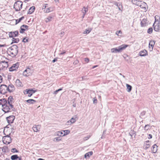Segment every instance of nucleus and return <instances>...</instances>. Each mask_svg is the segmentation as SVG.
I'll return each mask as SVG.
<instances>
[{
  "label": "nucleus",
  "mask_w": 160,
  "mask_h": 160,
  "mask_svg": "<svg viewBox=\"0 0 160 160\" xmlns=\"http://www.w3.org/2000/svg\"><path fill=\"white\" fill-rule=\"evenodd\" d=\"M7 103L5 105H4L2 110L5 113H8L11 111H14L15 108L12 104H8Z\"/></svg>",
  "instance_id": "nucleus-1"
},
{
  "label": "nucleus",
  "mask_w": 160,
  "mask_h": 160,
  "mask_svg": "<svg viewBox=\"0 0 160 160\" xmlns=\"http://www.w3.org/2000/svg\"><path fill=\"white\" fill-rule=\"evenodd\" d=\"M8 51L10 52L13 57H15L18 52V47L17 45H14L8 49Z\"/></svg>",
  "instance_id": "nucleus-2"
},
{
  "label": "nucleus",
  "mask_w": 160,
  "mask_h": 160,
  "mask_svg": "<svg viewBox=\"0 0 160 160\" xmlns=\"http://www.w3.org/2000/svg\"><path fill=\"white\" fill-rule=\"evenodd\" d=\"M127 45L122 44L117 48H113L111 49V52L112 53L120 52L122 50L125 49L128 46Z\"/></svg>",
  "instance_id": "nucleus-3"
},
{
  "label": "nucleus",
  "mask_w": 160,
  "mask_h": 160,
  "mask_svg": "<svg viewBox=\"0 0 160 160\" xmlns=\"http://www.w3.org/2000/svg\"><path fill=\"white\" fill-rule=\"evenodd\" d=\"M22 1H18L15 2L14 5V8L16 11H20L22 8Z\"/></svg>",
  "instance_id": "nucleus-4"
},
{
  "label": "nucleus",
  "mask_w": 160,
  "mask_h": 160,
  "mask_svg": "<svg viewBox=\"0 0 160 160\" xmlns=\"http://www.w3.org/2000/svg\"><path fill=\"white\" fill-rule=\"evenodd\" d=\"M10 134L11 133H10L8 135L3 137L2 141L4 144H8L11 143L12 139L10 137Z\"/></svg>",
  "instance_id": "nucleus-5"
},
{
  "label": "nucleus",
  "mask_w": 160,
  "mask_h": 160,
  "mask_svg": "<svg viewBox=\"0 0 160 160\" xmlns=\"http://www.w3.org/2000/svg\"><path fill=\"white\" fill-rule=\"evenodd\" d=\"M8 86L5 84H2L0 86V93L4 94L8 91Z\"/></svg>",
  "instance_id": "nucleus-6"
},
{
  "label": "nucleus",
  "mask_w": 160,
  "mask_h": 160,
  "mask_svg": "<svg viewBox=\"0 0 160 160\" xmlns=\"http://www.w3.org/2000/svg\"><path fill=\"white\" fill-rule=\"evenodd\" d=\"M31 70L29 68H27L24 71L23 73V75L25 77H28L32 74Z\"/></svg>",
  "instance_id": "nucleus-7"
},
{
  "label": "nucleus",
  "mask_w": 160,
  "mask_h": 160,
  "mask_svg": "<svg viewBox=\"0 0 160 160\" xmlns=\"http://www.w3.org/2000/svg\"><path fill=\"white\" fill-rule=\"evenodd\" d=\"M18 67L19 63L18 62L14 64L9 68V71L10 72H12L16 70Z\"/></svg>",
  "instance_id": "nucleus-8"
},
{
  "label": "nucleus",
  "mask_w": 160,
  "mask_h": 160,
  "mask_svg": "<svg viewBox=\"0 0 160 160\" xmlns=\"http://www.w3.org/2000/svg\"><path fill=\"white\" fill-rule=\"evenodd\" d=\"M9 37L10 38H14L18 36V31H16L14 32H8Z\"/></svg>",
  "instance_id": "nucleus-9"
},
{
  "label": "nucleus",
  "mask_w": 160,
  "mask_h": 160,
  "mask_svg": "<svg viewBox=\"0 0 160 160\" xmlns=\"http://www.w3.org/2000/svg\"><path fill=\"white\" fill-rule=\"evenodd\" d=\"M15 119V116L13 115H11L6 118V119L8 123H12L13 122Z\"/></svg>",
  "instance_id": "nucleus-10"
},
{
  "label": "nucleus",
  "mask_w": 160,
  "mask_h": 160,
  "mask_svg": "<svg viewBox=\"0 0 160 160\" xmlns=\"http://www.w3.org/2000/svg\"><path fill=\"white\" fill-rule=\"evenodd\" d=\"M154 30L156 32H158L160 30L159 23V22L157 23L156 24L154 23L153 25Z\"/></svg>",
  "instance_id": "nucleus-11"
},
{
  "label": "nucleus",
  "mask_w": 160,
  "mask_h": 160,
  "mask_svg": "<svg viewBox=\"0 0 160 160\" xmlns=\"http://www.w3.org/2000/svg\"><path fill=\"white\" fill-rule=\"evenodd\" d=\"M76 118H77L76 116H74V117L72 118L69 121L67 122V124L68 125L75 122L76 121L75 119Z\"/></svg>",
  "instance_id": "nucleus-12"
},
{
  "label": "nucleus",
  "mask_w": 160,
  "mask_h": 160,
  "mask_svg": "<svg viewBox=\"0 0 160 160\" xmlns=\"http://www.w3.org/2000/svg\"><path fill=\"white\" fill-rule=\"evenodd\" d=\"M8 92H13L15 89L14 85L12 84H10L8 86Z\"/></svg>",
  "instance_id": "nucleus-13"
},
{
  "label": "nucleus",
  "mask_w": 160,
  "mask_h": 160,
  "mask_svg": "<svg viewBox=\"0 0 160 160\" xmlns=\"http://www.w3.org/2000/svg\"><path fill=\"white\" fill-rule=\"evenodd\" d=\"M155 41L153 40L152 42L151 41L149 42V47L150 49V51H152L155 44Z\"/></svg>",
  "instance_id": "nucleus-14"
},
{
  "label": "nucleus",
  "mask_w": 160,
  "mask_h": 160,
  "mask_svg": "<svg viewBox=\"0 0 160 160\" xmlns=\"http://www.w3.org/2000/svg\"><path fill=\"white\" fill-rule=\"evenodd\" d=\"M139 54L140 56L142 57L146 56L148 55L147 51L145 49L141 51Z\"/></svg>",
  "instance_id": "nucleus-15"
},
{
  "label": "nucleus",
  "mask_w": 160,
  "mask_h": 160,
  "mask_svg": "<svg viewBox=\"0 0 160 160\" xmlns=\"http://www.w3.org/2000/svg\"><path fill=\"white\" fill-rule=\"evenodd\" d=\"M1 65H2L3 68H7L8 67V62L4 61H2L1 62H0V66Z\"/></svg>",
  "instance_id": "nucleus-16"
},
{
  "label": "nucleus",
  "mask_w": 160,
  "mask_h": 160,
  "mask_svg": "<svg viewBox=\"0 0 160 160\" xmlns=\"http://www.w3.org/2000/svg\"><path fill=\"white\" fill-rule=\"evenodd\" d=\"M158 146L156 144H154L151 148L152 152V153H156L158 150Z\"/></svg>",
  "instance_id": "nucleus-17"
},
{
  "label": "nucleus",
  "mask_w": 160,
  "mask_h": 160,
  "mask_svg": "<svg viewBox=\"0 0 160 160\" xmlns=\"http://www.w3.org/2000/svg\"><path fill=\"white\" fill-rule=\"evenodd\" d=\"M7 103V100L5 98L0 99V105H2V107Z\"/></svg>",
  "instance_id": "nucleus-18"
},
{
  "label": "nucleus",
  "mask_w": 160,
  "mask_h": 160,
  "mask_svg": "<svg viewBox=\"0 0 160 160\" xmlns=\"http://www.w3.org/2000/svg\"><path fill=\"white\" fill-rule=\"evenodd\" d=\"M147 19L143 18L141 22V26L142 27L145 26L147 24Z\"/></svg>",
  "instance_id": "nucleus-19"
},
{
  "label": "nucleus",
  "mask_w": 160,
  "mask_h": 160,
  "mask_svg": "<svg viewBox=\"0 0 160 160\" xmlns=\"http://www.w3.org/2000/svg\"><path fill=\"white\" fill-rule=\"evenodd\" d=\"M129 134L131 136V138L133 139V138H135L136 135L135 134V132L132 130H130Z\"/></svg>",
  "instance_id": "nucleus-20"
},
{
  "label": "nucleus",
  "mask_w": 160,
  "mask_h": 160,
  "mask_svg": "<svg viewBox=\"0 0 160 160\" xmlns=\"http://www.w3.org/2000/svg\"><path fill=\"white\" fill-rule=\"evenodd\" d=\"M35 9V7L34 6L31 7L29 9L28 12V14H32L34 11Z\"/></svg>",
  "instance_id": "nucleus-21"
},
{
  "label": "nucleus",
  "mask_w": 160,
  "mask_h": 160,
  "mask_svg": "<svg viewBox=\"0 0 160 160\" xmlns=\"http://www.w3.org/2000/svg\"><path fill=\"white\" fill-rule=\"evenodd\" d=\"M13 100V98L12 97L10 96L8 98V100H7V103L8 104H12V102Z\"/></svg>",
  "instance_id": "nucleus-22"
},
{
  "label": "nucleus",
  "mask_w": 160,
  "mask_h": 160,
  "mask_svg": "<svg viewBox=\"0 0 160 160\" xmlns=\"http://www.w3.org/2000/svg\"><path fill=\"white\" fill-rule=\"evenodd\" d=\"M132 2L133 4L139 6L141 3V1H138L137 0H132Z\"/></svg>",
  "instance_id": "nucleus-23"
},
{
  "label": "nucleus",
  "mask_w": 160,
  "mask_h": 160,
  "mask_svg": "<svg viewBox=\"0 0 160 160\" xmlns=\"http://www.w3.org/2000/svg\"><path fill=\"white\" fill-rule=\"evenodd\" d=\"M16 85L18 87H22V83L18 79L16 80Z\"/></svg>",
  "instance_id": "nucleus-24"
},
{
  "label": "nucleus",
  "mask_w": 160,
  "mask_h": 160,
  "mask_svg": "<svg viewBox=\"0 0 160 160\" xmlns=\"http://www.w3.org/2000/svg\"><path fill=\"white\" fill-rule=\"evenodd\" d=\"M147 6V4L144 2L141 1V3L139 6L141 8H145L146 9V7Z\"/></svg>",
  "instance_id": "nucleus-25"
},
{
  "label": "nucleus",
  "mask_w": 160,
  "mask_h": 160,
  "mask_svg": "<svg viewBox=\"0 0 160 160\" xmlns=\"http://www.w3.org/2000/svg\"><path fill=\"white\" fill-rule=\"evenodd\" d=\"M38 127H39V125H35L33 127L32 129L34 132H37L39 131L40 128Z\"/></svg>",
  "instance_id": "nucleus-26"
},
{
  "label": "nucleus",
  "mask_w": 160,
  "mask_h": 160,
  "mask_svg": "<svg viewBox=\"0 0 160 160\" xmlns=\"http://www.w3.org/2000/svg\"><path fill=\"white\" fill-rule=\"evenodd\" d=\"M92 30V28H88L84 30L83 32V34H88L91 32Z\"/></svg>",
  "instance_id": "nucleus-27"
},
{
  "label": "nucleus",
  "mask_w": 160,
  "mask_h": 160,
  "mask_svg": "<svg viewBox=\"0 0 160 160\" xmlns=\"http://www.w3.org/2000/svg\"><path fill=\"white\" fill-rule=\"evenodd\" d=\"M93 154V152L92 151L88 152L86 153L84 155V157L85 158H87V157L89 158L91 155Z\"/></svg>",
  "instance_id": "nucleus-28"
},
{
  "label": "nucleus",
  "mask_w": 160,
  "mask_h": 160,
  "mask_svg": "<svg viewBox=\"0 0 160 160\" xmlns=\"http://www.w3.org/2000/svg\"><path fill=\"white\" fill-rule=\"evenodd\" d=\"M126 86L127 88V91L128 92H130L132 88V86L128 84H127Z\"/></svg>",
  "instance_id": "nucleus-29"
},
{
  "label": "nucleus",
  "mask_w": 160,
  "mask_h": 160,
  "mask_svg": "<svg viewBox=\"0 0 160 160\" xmlns=\"http://www.w3.org/2000/svg\"><path fill=\"white\" fill-rule=\"evenodd\" d=\"M26 102L29 104H33L36 102V101L33 99H29L26 101Z\"/></svg>",
  "instance_id": "nucleus-30"
},
{
  "label": "nucleus",
  "mask_w": 160,
  "mask_h": 160,
  "mask_svg": "<svg viewBox=\"0 0 160 160\" xmlns=\"http://www.w3.org/2000/svg\"><path fill=\"white\" fill-rule=\"evenodd\" d=\"M19 158V157L17 155H12L11 157V159L12 160H16Z\"/></svg>",
  "instance_id": "nucleus-31"
},
{
  "label": "nucleus",
  "mask_w": 160,
  "mask_h": 160,
  "mask_svg": "<svg viewBox=\"0 0 160 160\" xmlns=\"http://www.w3.org/2000/svg\"><path fill=\"white\" fill-rule=\"evenodd\" d=\"M88 8H86L85 7H84L82 8V11L83 14H85L86 12H88Z\"/></svg>",
  "instance_id": "nucleus-32"
},
{
  "label": "nucleus",
  "mask_w": 160,
  "mask_h": 160,
  "mask_svg": "<svg viewBox=\"0 0 160 160\" xmlns=\"http://www.w3.org/2000/svg\"><path fill=\"white\" fill-rule=\"evenodd\" d=\"M12 42L11 44L13 43H18L19 41V39L18 38H12Z\"/></svg>",
  "instance_id": "nucleus-33"
},
{
  "label": "nucleus",
  "mask_w": 160,
  "mask_h": 160,
  "mask_svg": "<svg viewBox=\"0 0 160 160\" xmlns=\"http://www.w3.org/2000/svg\"><path fill=\"white\" fill-rule=\"evenodd\" d=\"M63 132H64L62 136H65L69 134L70 132V131L68 130H63Z\"/></svg>",
  "instance_id": "nucleus-34"
},
{
  "label": "nucleus",
  "mask_w": 160,
  "mask_h": 160,
  "mask_svg": "<svg viewBox=\"0 0 160 160\" xmlns=\"http://www.w3.org/2000/svg\"><path fill=\"white\" fill-rule=\"evenodd\" d=\"M24 18V17L22 16L21 18H20L16 20V24L20 22Z\"/></svg>",
  "instance_id": "nucleus-35"
},
{
  "label": "nucleus",
  "mask_w": 160,
  "mask_h": 160,
  "mask_svg": "<svg viewBox=\"0 0 160 160\" xmlns=\"http://www.w3.org/2000/svg\"><path fill=\"white\" fill-rule=\"evenodd\" d=\"M151 128V127L149 124L146 125L144 127V129L145 131H147L150 129Z\"/></svg>",
  "instance_id": "nucleus-36"
},
{
  "label": "nucleus",
  "mask_w": 160,
  "mask_h": 160,
  "mask_svg": "<svg viewBox=\"0 0 160 160\" xmlns=\"http://www.w3.org/2000/svg\"><path fill=\"white\" fill-rule=\"evenodd\" d=\"M22 25L20 27V32L21 33H23L26 30V29L23 27H22Z\"/></svg>",
  "instance_id": "nucleus-37"
},
{
  "label": "nucleus",
  "mask_w": 160,
  "mask_h": 160,
  "mask_svg": "<svg viewBox=\"0 0 160 160\" xmlns=\"http://www.w3.org/2000/svg\"><path fill=\"white\" fill-rule=\"evenodd\" d=\"M61 138L60 137H58L54 138L53 139V141L54 142H59L61 141Z\"/></svg>",
  "instance_id": "nucleus-38"
},
{
  "label": "nucleus",
  "mask_w": 160,
  "mask_h": 160,
  "mask_svg": "<svg viewBox=\"0 0 160 160\" xmlns=\"http://www.w3.org/2000/svg\"><path fill=\"white\" fill-rule=\"evenodd\" d=\"M152 31L153 29L152 28L150 27L147 30V32L149 34H151L152 33Z\"/></svg>",
  "instance_id": "nucleus-39"
},
{
  "label": "nucleus",
  "mask_w": 160,
  "mask_h": 160,
  "mask_svg": "<svg viewBox=\"0 0 160 160\" xmlns=\"http://www.w3.org/2000/svg\"><path fill=\"white\" fill-rule=\"evenodd\" d=\"M52 17H49L48 18L45 19V22H50L52 20Z\"/></svg>",
  "instance_id": "nucleus-40"
},
{
  "label": "nucleus",
  "mask_w": 160,
  "mask_h": 160,
  "mask_svg": "<svg viewBox=\"0 0 160 160\" xmlns=\"http://www.w3.org/2000/svg\"><path fill=\"white\" fill-rule=\"evenodd\" d=\"M11 151L12 153L18 152L19 151L17 150L16 148H12L11 150Z\"/></svg>",
  "instance_id": "nucleus-41"
},
{
  "label": "nucleus",
  "mask_w": 160,
  "mask_h": 160,
  "mask_svg": "<svg viewBox=\"0 0 160 160\" xmlns=\"http://www.w3.org/2000/svg\"><path fill=\"white\" fill-rule=\"evenodd\" d=\"M90 137V135H88L87 137H84L83 138V140L84 141H86L88 140V139H89Z\"/></svg>",
  "instance_id": "nucleus-42"
},
{
  "label": "nucleus",
  "mask_w": 160,
  "mask_h": 160,
  "mask_svg": "<svg viewBox=\"0 0 160 160\" xmlns=\"http://www.w3.org/2000/svg\"><path fill=\"white\" fill-rule=\"evenodd\" d=\"M157 17L158 18V16L157 15L155 16V20L154 23H155V24H156L157 23H158V22L159 23V21L158 20V19L156 18Z\"/></svg>",
  "instance_id": "nucleus-43"
},
{
  "label": "nucleus",
  "mask_w": 160,
  "mask_h": 160,
  "mask_svg": "<svg viewBox=\"0 0 160 160\" xmlns=\"http://www.w3.org/2000/svg\"><path fill=\"white\" fill-rule=\"evenodd\" d=\"M22 42H28V38L26 39V38H24L22 40Z\"/></svg>",
  "instance_id": "nucleus-44"
},
{
  "label": "nucleus",
  "mask_w": 160,
  "mask_h": 160,
  "mask_svg": "<svg viewBox=\"0 0 160 160\" xmlns=\"http://www.w3.org/2000/svg\"><path fill=\"white\" fill-rule=\"evenodd\" d=\"M93 102L94 104H96L97 103L98 100L96 98H93Z\"/></svg>",
  "instance_id": "nucleus-45"
},
{
  "label": "nucleus",
  "mask_w": 160,
  "mask_h": 160,
  "mask_svg": "<svg viewBox=\"0 0 160 160\" xmlns=\"http://www.w3.org/2000/svg\"><path fill=\"white\" fill-rule=\"evenodd\" d=\"M114 4L116 5L118 7L119 6H120V4L119 3H118L116 2H114Z\"/></svg>",
  "instance_id": "nucleus-46"
},
{
  "label": "nucleus",
  "mask_w": 160,
  "mask_h": 160,
  "mask_svg": "<svg viewBox=\"0 0 160 160\" xmlns=\"http://www.w3.org/2000/svg\"><path fill=\"white\" fill-rule=\"evenodd\" d=\"M62 90V88H60L58 90H57L54 92V94H57L58 92L61 91Z\"/></svg>",
  "instance_id": "nucleus-47"
},
{
  "label": "nucleus",
  "mask_w": 160,
  "mask_h": 160,
  "mask_svg": "<svg viewBox=\"0 0 160 160\" xmlns=\"http://www.w3.org/2000/svg\"><path fill=\"white\" fill-rule=\"evenodd\" d=\"M30 89H26L24 92L25 94H28L29 92H30Z\"/></svg>",
  "instance_id": "nucleus-48"
},
{
  "label": "nucleus",
  "mask_w": 160,
  "mask_h": 160,
  "mask_svg": "<svg viewBox=\"0 0 160 160\" xmlns=\"http://www.w3.org/2000/svg\"><path fill=\"white\" fill-rule=\"evenodd\" d=\"M22 27H24L25 29H28V26L27 25H22Z\"/></svg>",
  "instance_id": "nucleus-49"
},
{
  "label": "nucleus",
  "mask_w": 160,
  "mask_h": 160,
  "mask_svg": "<svg viewBox=\"0 0 160 160\" xmlns=\"http://www.w3.org/2000/svg\"><path fill=\"white\" fill-rule=\"evenodd\" d=\"M145 113H146V112L145 111H143L141 113L140 116H144L145 115Z\"/></svg>",
  "instance_id": "nucleus-50"
},
{
  "label": "nucleus",
  "mask_w": 160,
  "mask_h": 160,
  "mask_svg": "<svg viewBox=\"0 0 160 160\" xmlns=\"http://www.w3.org/2000/svg\"><path fill=\"white\" fill-rule=\"evenodd\" d=\"M51 11H50V8H46V12H49Z\"/></svg>",
  "instance_id": "nucleus-51"
},
{
  "label": "nucleus",
  "mask_w": 160,
  "mask_h": 160,
  "mask_svg": "<svg viewBox=\"0 0 160 160\" xmlns=\"http://www.w3.org/2000/svg\"><path fill=\"white\" fill-rule=\"evenodd\" d=\"M146 147H145V148L146 149H148L150 147V145L149 143H146Z\"/></svg>",
  "instance_id": "nucleus-52"
},
{
  "label": "nucleus",
  "mask_w": 160,
  "mask_h": 160,
  "mask_svg": "<svg viewBox=\"0 0 160 160\" xmlns=\"http://www.w3.org/2000/svg\"><path fill=\"white\" fill-rule=\"evenodd\" d=\"M14 128H13V127H11V133H13L14 132V131H13L14 130Z\"/></svg>",
  "instance_id": "nucleus-53"
},
{
  "label": "nucleus",
  "mask_w": 160,
  "mask_h": 160,
  "mask_svg": "<svg viewBox=\"0 0 160 160\" xmlns=\"http://www.w3.org/2000/svg\"><path fill=\"white\" fill-rule=\"evenodd\" d=\"M120 33L121 34L122 33V32H121V31H117L116 32V34H117V35L118 36H119V33Z\"/></svg>",
  "instance_id": "nucleus-54"
},
{
  "label": "nucleus",
  "mask_w": 160,
  "mask_h": 160,
  "mask_svg": "<svg viewBox=\"0 0 160 160\" xmlns=\"http://www.w3.org/2000/svg\"><path fill=\"white\" fill-rule=\"evenodd\" d=\"M148 138L149 139L152 138V135L151 134H148Z\"/></svg>",
  "instance_id": "nucleus-55"
},
{
  "label": "nucleus",
  "mask_w": 160,
  "mask_h": 160,
  "mask_svg": "<svg viewBox=\"0 0 160 160\" xmlns=\"http://www.w3.org/2000/svg\"><path fill=\"white\" fill-rule=\"evenodd\" d=\"M30 92H32V93L33 94L35 92H36V90H33L32 89H30Z\"/></svg>",
  "instance_id": "nucleus-56"
},
{
  "label": "nucleus",
  "mask_w": 160,
  "mask_h": 160,
  "mask_svg": "<svg viewBox=\"0 0 160 160\" xmlns=\"http://www.w3.org/2000/svg\"><path fill=\"white\" fill-rule=\"evenodd\" d=\"M28 94V96L29 97H30L32 96L33 93L31 92H29V93Z\"/></svg>",
  "instance_id": "nucleus-57"
},
{
  "label": "nucleus",
  "mask_w": 160,
  "mask_h": 160,
  "mask_svg": "<svg viewBox=\"0 0 160 160\" xmlns=\"http://www.w3.org/2000/svg\"><path fill=\"white\" fill-rule=\"evenodd\" d=\"M85 61L87 62H88L89 61V59L88 58H85L84 59Z\"/></svg>",
  "instance_id": "nucleus-58"
},
{
  "label": "nucleus",
  "mask_w": 160,
  "mask_h": 160,
  "mask_svg": "<svg viewBox=\"0 0 160 160\" xmlns=\"http://www.w3.org/2000/svg\"><path fill=\"white\" fill-rule=\"evenodd\" d=\"M12 126L11 125V123H8V125L6 127V128H10V127H12Z\"/></svg>",
  "instance_id": "nucleus-59"
},
{
  "label": "nucleus",
  "mask_w": 160,
  "mask_h": 160,
  "mask_svg": "<svg viewBox=\"0 0 160 160\" xmlns=\"http://www.w3.org/2000/svg\"><path fill=\"white\" fill-rule=\"evenodd\" d=\"M64 32H63V31L61 32L60 33V35L61 36V37L64 34Z\"/></svg>",
  "instance_id": "nucleus-60"
},
{
  "label": "nucleus",
  "mask_w": 160,
  "mask_h": 160,
  "mask_svg": "<svg viewBox=\"0 0 160 160\" xmlns=\"http://www.w3.org/2000/svg\"><path fill=\"white\" fill-rule=\"evenodd\" d=\"M57 61V58H55L52 61V62L54 63Z\"/></svg>",
  "instance_id": "nucleus-61"
},
{
  "label": "nucleus",
  "mask_w": 160,
  "mask_h": 160,
  "mask_svg": "<svg viewBox=\"0 0 160 160\" xmlns=\"http://www.w3.org/2000/svg\"><path fill=\"white\" fill-rule=\"evenodd\" d=\"M59 133H60V135H61V136H62L64 132H63V131H59Z\"/></svg>",
  "instance_id": "nucleus-62"
},
{
  "label": "nucleus",
  "mask_w": 160,
  "mask_h": 160,
  "mask_svg": "<svg viewBox=\"0 0 160 160\" xmlns=\"http://www.w3.org/2000/svg\"><path fill=\"white\" fill-rule=\"evenodd\" d=\"M2 78L1 76V75H0V83H1L2 82Z\"/></svg>",
  "instance_id": "nucleus-63"
},
{
  "label": "nucleus",
  "mask_w": 160,
  "mask_h": 160,
  "mask_svg": "<svg viewBox=\"0 0 160 160\" xmlns=\"http://www.w3.org/2000/svg\"><path fill=\"white\" fill-rule=\"evenodd\" d=\"M65 53H66L65 51H64V52H61V53H59V55H63V54H65Z\"/></svg>",
  "instance_id": "nucleus-64"
}]
</instances>
